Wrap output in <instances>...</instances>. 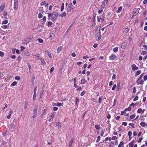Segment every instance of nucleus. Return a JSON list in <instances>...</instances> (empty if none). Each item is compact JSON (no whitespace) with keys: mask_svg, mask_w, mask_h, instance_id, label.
<instances>
[{"mask_svg":"<svg viewBox=\"0 0 147 147\" xmlns=\"http://www.w3.org/2000/svg\"><path fill=\"white\" fill-rule=\"evenodd\" d=\"M48 17L49 18H51V19L52 20H56L58 16V13L57 12L54 11L51 13L49 14L48 13Z\"/></svg>","mask_w":147,"mask_h":147,"instance_id":"1","label":"nucleus"},{"mask_svg":"<svg viewBox=\"0 0 147 147\" xmlns=\"http://www.w3.org/2000/svg\"><path fill=\"white\" fill-rule=\"evenodd\" d=\"M100 27H98L95 32V36L98 37V41L100 40L101 37L100 32Z\"/></svg>","mask_w":147,"mask_h":147,"instance_id":"2","label":"nucleus"},{"mask_svg":"<svg viewBox=\"0 0 147 147\" xmlns=\"http://www.w3.org/2000/svg\"><path fill=\"white\" fill-rule=\"evenodd\" d=\"M15 127V124L13 123H12L10 125L9 127V130L11 132L14 130V129Z\"/></svg>","mask_w":147,"mask_h":147,"instance_id":"3","label":"nucleus"},{"mask_svg":"<svg viewBox=\"0 0 147 147\" xmlns=\"http://www.w3.org/2000/svg\"><path fill=\"white\" fill-rule=\"evenodd\" d=\"M18 7V2H14V9L16 11Z\"/></svg>","mask_w":147,"mask_h":147,"instance_id":"4","label":"nucleus"},{"mask_svg":"<svg viewBox=\"0 0 147 147\" xmlns=\"http://www.w3.org/2000/svg\"><path fill=\"white\" fill-rule=\"evenodd\" d=\"M139 8H135L133 10L132 13L136 15L139 13Z\"/></svg>","mask_w":147,"mask_h":147,"instance_id":"5","label":"nucleus"},{"mask_svg":"<svg viewBox=\"0 0 147 147\" xmlns=\"http://www.w3.org/2000/svg\"><path fill=\"white\" fill-rule=\"evenodd\" d=\"M5 6V3H3L0 7V12L2 11L4 9Z\"/></svg>","mask_w":147,"mask_h":147,"instance_id":"6","label":"nucleus"},{"mask_svg":"<svg viewBox=\"0 0 147 147\" xmlns=\"http://www.w3.org/2000/svg\"><path fill=\"white\" fill-rule=\"evenodd\" d=\"M116 56L114 54H112L109 57V59L110 60H115L116 59Z\"/></svg>","mask_w":147,"mask_h":147,"instance_id":"7","label":"nucleus"},{"mask_svg":"<svg viewBox=\"0 0 147 147\" xmlns=\"http://www.w3.org/2000/svg\"><path fill=\"white\" fill-rule=\"evenodd\" d=\"M132 67V69L133 71H135L138 69V67H136V65L135 64H133L131 65Z\"/></svg>","mask_w":147,"mask_h":147,"instance_id":"8","label":"nucleus"},{"mask_svg":"<svg viewBox=\"0 0 147 147\" xmlns=\"http://www.w3.org/2000/svg\"><path fill=\"white\" fill-rule=\"evenodd\" d=\"M74 141V138H72L71 139L69 142V147H71L72 145L73 144V142Z\"/></svg>","mask_w":147,"mask_h":147,"instance_id":"9","label":"nucleus"},{"mask_svg":"<svg viewBox=\"0 0 147 147\" xmlns=\"http://www.w3.org/2000/svg\"><path fill=\"white\" fill-rule=\"evenodd\" d=\"M74 7L73 6L72 3H71L68 5V7L70 9V12L71 11V9H73Z\"/></svg>","mask_w":147,"mask_h":147,"instance_id":"10","label":"nucleus"},{"mask_svg":"<svg viewBox=\"0 0 147 147\" xmlns=\"http://www.w3.org/2000/svg\"><path fill=\"white\" fill-rule=\"evenodd\" d=\"M138 80H138L136 81V82L138 84H140L141 86H142L143 83V82L144 81L142 80H140L139 81H138Z\"/></svg>","mask_w":147,"mask_h":147,"instance_id":"11","label":"nucleus"},{"mask_svg":"<svg viewBox=\"0 0 147 147\" xmlns=\"http://www.w3.org/2000/svg\"><path fill=\"white\" fill-rule=\"evenodd\" d=\"M40 59H41V62L42 65H44L46 64V62H45L44 59H42V58H40Z\"/></svg>","mask_w":147,"mask_h":147,"instance_id":"12","label":"nucleus"},{"mask_svg":"<svg viewBox=\"0 0 147 147\" xmlns=\"http://www.w3.org/2000/svg\"><path fill=\"white\" fill-rule=\"evenodd\" d=\"M23 54L24 55H27L28 56H30V53L28 51H24Z\"/></svg>","mask_w":147,"mask_h":147,"instance_id":"13","label":"nucleus"},{"mask_svg":"<svg viewBox=\"0 0 147 147\" xmlns=\"http://www.w3.org/2000/svg\"><path fill=\"white\" fill-rule=\"evenodd\" d=\"M46 109H44L42 111V114H41L42 117L46 113Z\"/></svg>","mask_w":147,"mask_h":147,"instance_id":"14","label":"nucleus"},{"mask_svg":"<svg viewBox=\"0 0 147 147\" xmlns=\"http://www.w3.org/2000/svg\"><path fill=\"white\" fill-rule=\"evenodd\" d=\"M122 7L121 6L120 7H119L118 8V9L117 11H116V12L117 13H119L121 12L122 11Z\"/></svg>","mask_w":147,"mask_h":147,"instance_id":"15","label":"nucleus"},{"mask_svg":"<svg viewBox=\"0 0 147 147\" xmlns=\"http://www.w3.org/2000/svg\"><path fill=\"white\" fill-rule=\"evenodd\" d=\"M63 104V103H59V102H58L57 103H55V105L56 106H63L62 104Z\"/></svg>","mask_w":147,"mask_h":147,"instance_id":"16","label":"nucleus"},{"mask_svg":"<svg viewBox=\"0 0 147 147\" xmlns=\"http://www.w3.org/2000/svg\"><path fill=\"white\" fill-rule=\"evenodd\" d=\"M124 143L122 141L121 142L120 144H119L118 147H122L124 144Z\"/></svg>","mask_w":147,"mask_h":147,"instance_id":"17","label":"nucleus"},{"mask_svg":"<svg viewBox=\"0 0 147 147\" xmlns=\"http://www.w3.org/2000/svg\"><path fill=\"white\" fill-rule=\"evenodd\" d=\"M126 44L125 42L123 43L122 45L121 48L122 49H124V48L126 47Z\"/></svg>","mask_w":147,"mask_h":147,"instance_id":"18","label":"nucleus"},{"mask_svg":"<svg viewBox=\"0 0 147 147\" xmlns=\"http://www.w3.org/2000/svg\"><path fill=\"white\" fill-rule=\"evenodd\" d=\"M140 125L142 127H144L146 126V123L145 122H142L140 123Z\"/></svg>","mask_w":147,"mask_h":147,"instance_id":"19","label":"nucleus"},{"mask_svg":"<svg viewBox=\"0 0 147 147\" xmlns=\"http://www.w3.org/2000/svg\"><path fill=\"white\" fill-rule=\"evenodd\" d=\"M120 82H118L117 84V90L119 91L120 90Z\"/></svg>","mask_w":147,"mask_h":147,"instance_id":"20","label":"nucleus"},{"mask_svg":"<svg viewBox=\"0 0 147 147\" xmlns=\"http://www.w3.org/2000/svg\"><path fill=\"white\" fill-rule=\"evenodd\" d=\"M62 49V47L61 46L59 47L57 49V53L59 52Z\"/></svg>","mask_w":147,"mask_h":147,"instance_id":"21","label":"nucleus"},{"mask_svg":"<svg viewBox=\"0 0 147 147\" xmlns=\"http://www.w3.org/2000/svg\"><path fill=\"white\" fill-rule=\"evenodd\" d=\"M109 0H105L103 2L102 4H104L106 6V5L107 3Z\"/></svg>","mask_w":147,"mask_h":147,"instance_id":"22","label":"nucleus"},{"mask_svg":"<svg viewBox=\"0 0 147 147\" xmlns=\"http://www.w3.org/2000/svg\"><path fill=\"white\" fill-rule=\"evenodd\" d=\"M100 18L101 20L103 22L104 21V17L103 16H101L100 17Z\"/></svg>","mask_w":147,"mask_h":147,"instance_id":"23","label":"nucleus"},{"mask_svg":"<svg viewBox=\"0 0 147 147\" xmlns=\"http://www.w3.org/2000/svg\"><path fill=\"white\" fill-rule=\"evenodd\" d=\"M26 40H27V42H24V43L25 44H26L28 42H29L30 41V40H31V38H27Z\"/></svg>","mask_w":147,"mask_h":147,"instance_id":"24","label":"nucleus"},{"mask_svg":"<svg viewBox=\"0 0 147 147\" xmlns=\"http://www.w3.org/2000/svg\"><path fill=\"white\" fill-rule=\"evenodd\" d=\"M37 40L40 43H42L43 42V40L41 38H38L37 39Z\"/></svg>","mask_w":147,"mask_h":147,"instance_id":"25","label":"nucleus"},{"mask_svg":"<svg viewBox=\"0 0 147 147\" xmlns=\"http://www.w3.org/2000/svg\"><path fill=\"white\" fill-rule=\"evenodd\" d=\"M96 13H94V14L93 17V21H95V18L96 16Z\"/></svg>","mask_w":147,"mask_h":147,"instance_id":"26","label":"nucleus"},{"mask_svg":"<svg viewBox=\"0 0 147 147\" xmlns=\"http://www.w3.org/2000/svg\"><path fill=\"white\" fill-rule=\"evenodd\" d=\"M75 104L76 105H78V103L79 102V99L78 98H76L75 100Z\"/></svg>","mask_w":147,"mask_h":147,"instance_id":"27","label":"nucleus"},{"mask_svg":"<svg viewBox=\"0 0 147 147\" xmlns=\"http://www.w3.org/2000/svg\"><path fill=\"white\" fill-rule=\"evenodd\" d=\"M64 9V4L63 3L62 5H61V11H62Z\"/></svg>","mask_w":147,"mask_h":147,"instance_id":"28","label":"nucleus"},{"mask_svg":"<svg viewBox=\"0 0 147 147\" xmlns=\"http://www.w3.org/2000/svg\"><path fill=\"white\" fill-rule=\"evenodd\" d=\"M8 21L7 20H5V21H3L2 22V24H5L7 23Z\"/></svg>","mask_w":147,"mask_h":147,"instance_id":"29","label":"nucleus"},{"mask_svg":"<svg viewBox=\"0 0 147 147\" xmlns=\"http://www.w3.org/2000/svg\"><path fill=\"white\" fill-rule=\"evenodd\" d=\"M8 26H7V25H5L2 26L1 27L3 29H5L7 28V27H8Z\"/></svg>","mask_w":147,"mask_h":147,"instance_id":"30","label":"nucleus"},{"mask_svg":"<svg viewBox=\"0 0 147 147\" xmlns=\"http://www.w3.org/2000/svg\"><path fill=\"white\" fill-rule=\"evenodd\" d=\"M86 82L85 80L84 79H82L81 80V83L82 84H84Z\"/></svg>","mask_w":147,"mask_h":147,"instance_id":"31","label":"nucleus"},{"mask_svg":"<svg viewBox=\"0 0 147 147\" xmlns=\"http://www.w3.org/2000/svg\"><path fill=\"white\" fill-rule=\"evenodd\" d=\"M141 73V71L140 70H138L137 71L136 73V76H138Z\"/></svg>","mask_w":147,"mask_h":147,"instance_id":"32","label":"nucleus"},{"mask_svg":"<svg viewBox=\"0 0 147 147\" xmlns=\"http://www.w3.org/2000/svg\"><path fill=\"white\" fill-rule=\"evenodd\" d=\"M34 114H37V109H36V108H35L33 110Z\"/></svg>","mask_w":147,"mask_h":147,"instance_id":"33","label":"nucleus"},{"mask_svg":"<svg viewBox=\"0 0 147 147\" xmlns=\"http://www.w3.org/2000/svg\"><path fill=\"white\" fill-rule=\"evenodd\" d=\"M113 50V51H114V52H117L118 51V47H116L114 48Z\"/></svg>","mask_w":147,"mask_h":147,"instance_id":"34","label":"nucleus"},{"mask_svg":"<svg viewBox=\"0 0 147 147\" xmlns=\"http://www.w3.org/2000/svg\"><path fill=\"white\" fill-rule=\"evenodd\" d=\"M135 117V115L134 114L131 115L130 116V119H133Z\"/></svg>","mask_w":147,"mask_h":147,"instance_id":"35","label":"nucleus"},{"mask_svg":"<svg viewBox=\"0 0 147 147\" xmlns=\"http://www.w3.org/2000/svg\"><path fill=\"white\" fill-rule=\"evenodd\" d=\"M95 128L97 130L99 129L100 128V127L99 126L97 125H95Z\"/></svg>","mask_w":147,"mask_h":147,"instance_id":"36","label":"nucleus"},{"mask_svg":"<svg viewBox=\"0 0 147 147\" xmlns=\"http://www.w3.org/2000/svg\"><path fill=\"white\" fill-rule=\"evenodd\" d=\"M33 56H36V57H38V58H39L40 57V55L39 54V53H37V54H36L35 55H34Z\"/></svg>","mask_w":147,"mask_h":147,"instance_id":"37","label":"nucleus"},{"mask_svg":"<svg viewBox=\"0 0 147 147\" xmlns=\"http://www.w3.org/2000/svg\"><path fill=\"white\" fill-rule=\"evenodd\" d=\"M66 14L65 12L63 13L61 15V17H65L66 16Z\"/></svg>","mask_w":147,"mask_h":147,"instance_id":"38","label":"nucleus"},{"mask_svg":"<svg viewBox=\"0 0 147 147\" xmlns=\"http://www.w3.org/2000/svg\"><path fill=\"white\" fill-rule=\"evenodd\" d=\"M86 93V92L85 90L83 91L80 94V95L81 96H83Z\"/></svg>","mask_w":147,"mask_h":147,"instance_id":"39","label":"nucleus"},{"mask_svg":"<svg viewBox=\"0 0 147 147\" xmlns=\"http://www.w3.org/2000/svg\"><path fill=\"white\" fill-rule=\"evenodd\" d=\"M46 1H45L42 2L40 3L41 5L42 6V5H45V4H46Z\"/></svg>","mask_w":147,"mask_h":147,"instance_id":"40","label":"nucleus"},{"mask_svg":"<svg viewBox=\"0 0 147 147\" xmlns=\"http://www.w3.org/2000/svg\"><path fill=\"white\" fill-rule=\"evenodd\" d=\"M127 109H126L124 111H122L121 112V115H123L125 113V111H126Z\"/></svg>","mask_w":147,"mask_h":147,"instance_id":"41","label":"nucleus"},{"mask_svg":"<svg viewBox=\"0 0 147 147\" xmlns=\"http://www.w3.org/2000/svg\"><path fill=\"white\" fill-rule=\"evenodd\" d=\"M17 83L16 82H14L11 84V85L12 86H14L17 84Z\"/></svg>","mask_w":147,"mask_h":147,"instance_id":"42","label":"nucleus"},{"mask_svg":"<svg viewBox=\"0 0 147 147\" xmlns=\"http://www.w3.org/2000/svg\"><path fill=\"white\" fill-rule=\"evenodd\" d=\"M129 30V29L128 28H125V29L124 32L125 33H127L128 32Z\"/></svg>","mask_w":147,"mask_h":147,"instance_id":"43","label":"nucleus"},{"mask_svg":"<svg viewBox=\"0 0 147 147\" xmlns=\"http://www.w3.org/2000/svg\"><path fill=\"white\" fill-rule=\"evenodd\" d=\"M142 109H139L137 111V112L138 113H140L142 112Z\"/></svg>","mask_w":147,"mask_h":147,"instance_id":"44","label":"nucleus"},{"mask_svg":"<svg viewBox=\"0 0 147 147\" xmlns=\"http://www.w3.org/2000/svg\"><path fill=\"white\" fill-rule=\"evenodd\" d=\"M42 15L40 13H39L38 15V17L39 18H40L42 17Z\"/></svg>","mask_w":147,"mask_h":147,"instance_id":"45","label":"nucleus"},{"mask_svg":"<svg viewBox=\"0 0 147 147\" xmlns=\"http://www.w3.org/2000/svg\"><path fill=\"white\" fill-rule=\"evenodd\" d=\"M100 136H98V138L96 140V142H98L99 141V140H100Z\"/></svg>","mask_w":147,"mask_h":147,"instance_id":"46","label":"nucleus"},{"mask_svg":"<svg viewBox=\"0 0 147 147\" xmlns=\"http://www.w3.org/2000/svg\"><path fill=\"white\" fill-rule=\"evenodd\" d=\"M36 94H34V93L33 96V100H34L35 99V98L36 97Z\"/></svg>","mask_w":147,"mask_h":147,"instance_id":"47","label":"nucleus"},{"mask_svg":"<svg viewBox=\"0 0 147 147\" xmlns=\"http://www.w3.org/2000/svg\"><path fill=\"white\" fill-rule=\"evenodd\" d=\"M133 92L134 93L136 92V88L135 86H134L133 88Z\"/></svg>","mask_w":147,"mask_h":147,"instance_id":"48","label":"nucleus"},{"mask_svg":"<svg viewBox=\"0 0 147 147\" xmlns=\"http://www.w3.org/2000/svg\"><path fill=\"white\" fill-rule=\"evenodd\" d=\"M47 54L48 55V56L50 58H52V56L51 55V53H50V52H47Z\"/></svg>","mask_w":147,"mask_h":147,"instance_id":"49","label":"nucleus"},{"mask_svg":"<svg viewBox=\"0 0 147 147\" xmlns=\"http://www.w3.org/2000/svg\"><path fill=\"white\" fill-rule=\"evenodd\" d=\"M28 105V103L27 102H26L25 104V106L24 107V108L25 109H26L27 108V106Z\"/></svg>","mask_w":147,"mask_h":147,"instance_id":"50","label":"nucleus"},{"mask_svg":"<svg viewBox=\"0 0 147 147\" xmlns=\"http://www.w3.org/2000/svg\"><path fill=\"white\" fill-rule=\"evenodd\" d=\"M52 22L50 21H49V22L48 23V24H47V25L49 26H50L52 24Z\"/></svg>","mask_w":147,"mask_h":147,"instance_id":"51","label":"nucleus"},{"mask_svg":"<svg viewBox=\"0 0 147 147\" xmlns=\"http://www.w3.org/2000/svg\"><path fill=\"white\" fill-rule=\"evenodd\" d=\"M143 76V74H141L139 76V78H138V80H140V79L141 78H142Z\"/></svg>","mask_w":147,"mask_h":147,"instance_id":"52","label":"nucleus"},{"mask_svg":"<svg viewBox=\"0 0 147 147\" xmlns=\"http://www.w3.org/2000/svg\"><path fill=\"white\" fill-rule=\"evenodd\" d=\"M132 133L130 131H129L128 132V135L130 137Z\"/></svg>","mask_w":147,"mask_h":147,"instance_id":"53","label":"nucleus"},{"mask_svg":"<svg viewBox=\"0 0 147 147\" xmlns=\"http://www.w3.org/2000/svg\"><path fill=\"white\" fill-rule=\"evenodd\" d=\"M138 96H136L134 98V101H135L137 100L138 99Z\"/></svg>","mask_w":147,"mask_h":147,"instance_id":"54","label":"nucleus"},{"mask_svg":"<svg viewBox=\"0 0 147 147\" xmlns=\"http://www.w3.org/2000/svg\"><path fill=\"white\" fill-rule=\"evenodd\" d=\"M15 79L16 80H20V78L19 76H17L15 77Z\"/></svg>","mask_w":147,"mask_h":147,"instance_id":"55","label":"nucleus"},{"mask_svg":"<svg viewBox=\"0 0 147 147\" xmlns=\"http://www.w3.org/2000/svg\"><path fill=\"white\" fill-rule=\"evenodd\" d=\"M147 52L144 51H142L141 54L143 55H145L146 54Z\"/></svg>","mask_w":147,"mask_h":147,"instance_id":"56","label":"nucleus"},{"mask_svg":"<svg viewBox=\"0 0 147 147\" xmlns=\"http://www.w3.org/2000/svg\"><path fill=\"white\" fill-rule=\"evenodd\" d=\"M117 139V138L116 136H113L112 138V140H116Z\"/></svg>","mask_w":147,"mask_h":147,"instance_id":"57","label":"nucleus"},{"mask_svg":"<svg viewBox=\"0 0 147 147\" xmlns=\"http://www.w3.org/2000/svg\"><path fill=\"white\" fill-rule=\"evenodd\" d=\"M54 68L53 67H52L51 68L50 71V73H51L54 71Z\"/></svg>","mask_w":147,"mask_h":147,"instance_id":"58","label":"nucleus"},{"mask_svg":"<svg viewBox=\"0 0 147 147\" xmlns=\"http://www.w3.org/2000/svg\"><path fill=\"white\" fill-rule=\"evenodd\" d=\"M3 53L0 51V56L1 57H2L3 56Z\"/></svg>","mask_w":147,"mask_h":147,"instance_id":"59","label":"nucleus"},{"mask_svg":"<svg viewBox=\"0 0 147 147\" xmlns=\"http://www.w3.org/2000/svg\"><path fill=\"white\" fill-rule=\"evenodd\" d=\"M122 124L123 125L125 126H126L127 125V122H123L122 123Z\"/></svg>","mask_w":147,"mask_h":147,"instance_id":"60","label":"nucleus"},{"mask_svg":"<svg viewBox=\"0 0 147 147\" xmlns=\"http://www.w3.org/2000/svg\"><path fill=\"white\" fill-rule=\"evenodd\" d=\"M102 100V98L101 97H99L98 99V102L100 103L101 102V101Z\"/></svg>","mask_w":147,"mask_h":147,"instance_id":"61","label":"nucleus"},{"mask_svg":"<svg viewBox=\"0 0 147 147\" xmlns=\"http://www.w3.org/2000/svg\"><path fill=\"white\" fill-rule=\"evenodd\" d=\"M144 79L145 81H146L147 79V75L145 76L144 77Z\"/></svg>","mask_w":147,"mask_h":147,"instance_id":"62","label":"nucleus"},{"mask_svg":"<svg viewBox=\"0 0 147 147\" xmlns=\"http://www.w3.org/2000/svg\"><path fill=\"white\" fill-rule=\"evenodd\" d=\"M116 87V85L115 84L114 85V86L112 88V90H114L115 89Z\"/></svg>","mask_w":147,"mask_h":147,"instance_id":"63","label":"nucleus"},{"mask_svg":"<svg viewBox=\"0 0 147 147\" xmlns=\"http://www.w3.org/2000/svg\"><path fill=\"white\" fill-rule=\"evenodd\" d=\"M20 47L21 48V51H22L24 50L25 49V47L23 46H22L21 47Z\"/></svg>","mask_w":147,"mask_h":147,"instance_id":"64","label":"nucleus"}]
</instances>
